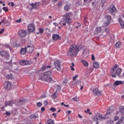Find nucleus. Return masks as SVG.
Here are the masks:
<instances>
[{"label": "nucleus", "mask_w": 124, "mask_h": 124, "mask_svg": "<svg viewBox=\"0 0 124 124\" xmlns=\"http://www.w3.org/2000/svg\"><path fill=\"white\" fill-rule=\"evenodd\" d=\"M81 49H82L81 45H79L77 46L76 45H72L68 52V56H70V57H75L77 56L79 51H80Z\"/></svg>", "instance_id": "f257e3e1"}, {"label": "nucleus", "mask_w": 124, "mask_h": 124, "mask_svg": "<svg viewBox=\"0 0 124 124\" xmlns=\"http://www.w3.org/2000/svg\"><path fill=\"white\" fill-rule=\"evenodd\" d=\"M118 67V64L115 65L114 67H113L110 71V74L111 77L113 78H116V75L117 76H120L121 74L122 73V69L118 68L117 69ZM117 69V70H116Z\"/></svg>", "instance_id": "f03ea898"}, {"label": "nucleus", "mask_w": 124, "mask_h": 124, "mask_svg": "<svg viewBox=\"0 0 124 124\" xmlns=\"http://www.w3.org/2000/svg\"><path fill=\"white\" fill-rule=\"evenodd\" d=\"M52 74L51 71H47L46 72H44L42 73L41 75L39 76V80H43V79H46V78H47L48 77H50V76Z\"/></svg>", "instance_id": "7ed1b4c3"}, {"label": "nucleus", "mask_w": 124, "mask_h": 124, "mask_svg": "<svg viewBox=\"0 0 124 124\" xmlns=\"http://www.w3.org/2000/svg\"><path fill=\"white\" fill-rule=\"evenodd\" d=\"M78 75H76L75 76H74L73 78V82H72V85H80L82 82L81 80L79 79H77V78H78Z\"/></svg>", "instance_id": "20e7f679"}, {"label": "nucleus", "mask_w": 124, "mask_h": 124, "mask_svg": "<svg viewBox=\"0 0 124 124\" xmlns=\"http://www.w3.org/2000/svg\"><path fill=\"white\" fill-rule=\"evenodd\" d=\"M63 26H66V23L68 25H71L72 23V19L71 18H63V20L62 22Z\"/></svg>", "instance_id": "39448f33"}, {"label": "nucleus", "mask_w": 124, "mask_h": 124, "mask_svg": "<svg viewBox=\"0 0 124 124\" xmlns=\"http://www.w3.org/2000/svg\"><path fill=\"white\" fill-rule=\"evenodd\" d=\"M93 93L95 96H99L102 94V92L97 88H94L93 90Z\"/></svg>", "instance_id": "423d86ee"}, {"label": "nucleus", "mask_w": 124, "mask_h": 124, "mask_svg": "<svg viewBox=\"0 0 124 124\" xmlns=\"http://www.w3.org/2000/svg\"><path fill=\"white\" fill-rule=\"evenodd\" d=\"M34 49V47H33V45H32L31 43H28L26 47V50L28 53H32Z\"/></svg>", "instance_id": "0eeeda50"}, {"label": "nucleus", "mask_w": 124, "mask_h": 124, "mask_svg": "<svg viewBox=\"0 0 124 124\" xmlns=\"http://www.w3.org/2000/svg\"><path fill=\"white\" fill-rule=\"evenodd\" d=\"M55 67L57 70L58 71H61L62 70V66L61 64V62L59 60H57L54 62Z\"/></svg>", "instance_id": "6e6552de"}, {"label": "nucleus", "mask_w": 124, "mask_h": 124, "mask_svg": "<svg viewBox=\"0 0 124 124\" xmlns=\"http://www.w3.org/2000/svg\"><path fill=\"white\" fill-rule=\"evenodd\" d=\"M4 76L7 78V79H8L9 80H12L13 79V75H12L11 73H9L8 71H6L4 73Z\"/></svg>", "instance_id": "1a4fd4ad"}, {"label": "nucleus", "mask_w": 124, "mask_h": 124, "mask_svg": "<svg viewBox=\"0 0 124 124\" xmlns=\"http://www.w3.org/2000/svg\"><path fill=\"white\" fill-rule=\"evenodd\" d=\"M105 20L106 21L104 22V26H108L110 24L111 21V16L109 15H107L105 16Z\"/></svg>", "instance_id": "9d476101"}, {"label": "nucleus", "mask_w": 124, "mask_h": 124, "mask_svg": "<svg viewBox=\"0 0 124 124\" xmlns=\"http://www.w3.org/2000/svg\"><path fill=\"white\" fill-rule=\"evenodd\" d=\"M31 63H32V62L31 61L26 60H21L19 61V64H20V65H27V64L30 65L31 64Z\"/></svg>", "instance_id": "9b49d317"}, {"label": "nucleus", "mask_w": 124, "mask_h": 124, "mask_svg": "<svg viewBox=\"0 0 124 124\" xmlns=\"http://www.w3.org/2000/svg\"><path fill=\"white\" fill-rule=\"evenodd\" d=\"M4 88L5 89V90H10V89H11V83L9 81H6L4 83Z\"/></svg>", "instance_id": "f8f14e48"}, {"label": "nucleus", "mask_w": 124, "mask_h": 124, "mask_svg": "<svg viewBox=\"0 0 124 124\" xmlns=\"http://www.w3.org/2000/svg\"><path fill=\"white\" fill-rule=\"evenodd\" d=\"M108 10L109 13H115L116 9L115 6H113V5H111L108 9Z\"/></svg>", "instance_id": "ddd939ff"}, {"label": "nucleus", "mask_w": 124, "mask_h": 124, "mask_svg": "<svg viewBox=\"0 0 124 124\" xmlns=\"http://www.w3.org/2000/svg\"><path fill=\"white\" fill-rule=\"evenodd\" d=\"M28 29L30 32H33L35 30V27H34V25L33 24H31L28 26Z\"/></svg>", "instance_id": "4468645a"}, {"label": "nucleus", "mask_w": 124, "mask_h": 124, "mask_svg": "<svg viewBox=\"0 0 124 124\" xmlns=\"http://www.w3.org/2000/svg\"><path fill=\"white\" fill-rule=\"evenodd\" d=\"M18 34L21 37H25L27 35V32L25 30H20Z\"/></svg>", "instance_id": "2eb2a0df"}, {"label": "nucleus", "mask_w": 124, "mask_h": 124, "mask_svg": "<svg viewBox=\"0 0 124 124\" xmlns=\"http://www.w3.org/2000/svg\"><path fill=\"white\" fill-rule=\"evenodd\" d=\"M14 104V100H13L5 102L4 103L5 107H6V106H12V105H13Z\"/></svg>", "instance_id": "dca6fc26"}, {"label": "nucleus", "mask_w": 124, "mask_h": 124, "mask_svg": "<svg viewBox=\"0 0 124 124\" xmlns=\"http://www.w3.org/2000/svg\"><path fill=\"white\" fill-rule=\"evenodd\" d=\"M42 81H44L47 82V83H52L53 82V78L51 77H48L45 79L42 80Z\"/></svg>", "instance_id": "f3484780"}, {"label": "nucleus", "mask_w": 124, "mask_h": 124, "mask_svg": "<svg viewBox=\"0 0 124 124\" xmlns=\"http://www.w3.org/2000/svg\"><path fill=\"white\" fill-rule=\"evenodd\" d=\"M109 29L108 28H106L103 31L102 33V35H103V36H107V35H108V33H109Z\"/></svg>", "instance_id": "a211bd4d"}, {"label": "nucleus", "mask_w": 124, "mask_h": 124, "mask_svg": "<svg viewBox=\"0 0 124 124\" xmlns=\"http://www.w3.org/2000/svg\"><path fill=\"white\" fill-rule=\"evenodd\" d=\"M0 55L2 57H9V54H8V53H7L5 51H2L0 52Z\"/></svg>", "instance_id": "6ab92c4d"}, {"label": "nucleus", "mask_w": 124, "mask_h": 124, "mask_svg": "<svg viewBox=\"0 0 124 124\" xmlns=\"http://www.w3.org/2000/svg\"><path fill=\"white\" fill-rule=\"evenodd\" d=\"M123 84H124V81L117 80L114 83L113 85L115 87H117L120 85H123Z\"/></svg>", "instance_id": "aec40b11"}, {"label": "nucleus", "mask_w": 124, "mask_h": 124, "mask_svg": "<svg viewBox=\"0 0 124 124\" xmlns=\"http://www.w3.org/2000/svg\"><path fill=\"white\" fill-rule=\"evenodd\" d=\"M71 14H72V13H66L63 16V19H68L71 16Z\"/></svg>", "instance_id": "412c9836"}, {"label": "nucleus", "mask_w": 124, "mask_h": 124, "mask_svg": "<svg viewBox=\"0 0 124 124\" xmlns=\"http://www.w3.org/2000/svg\"><path fill=\"white\" fill-rule=\"evenodd\" d=\"M31 5L32 7V8H33L34 9H38V7H39V4H38V3H32L31 4Z\"/></svg>", "instance_id": "4be33fe9"}, {"label": "nucleus", "mask_w": 124, "mask_h": 124, "mask_svg": "<svg viewBox=\"0 0 124 124\" xmlns=\"http://www.w3.org/2000/svg\"><path fill=\"white\" fill-rule=\"evenodd\" d=\"M93 66L94 68L97 69L99 68V63H98V62L94 61L93 62Z\"/></svg>", "instance_id": "5701e85b"}, {"label": "nucleus", "mask_w": 124, "mask_h": 124, "mask_svg": "<svg viewBox=\"0 0 124 124\" xmlns=\"http://www.w3.org/2000/svg\"><path fill=\"white\" fill-rule=\"evenodd\" d=\"M81 62L84 65V66H85V67H88V66H89V63L88 62L85 60H81Z\"/></svg>", "instance_id": "b1692460"}, {"label": "nucleus", "mask_w": 124, "mask_h": 124, "mask_svg": "<svg viewBox=\"0 0 124 124\" xmlns=\"http://www.w3.org/2000/svg\"><path fill=\"white\" fill-rule=\"evenodd\" d=\"M52 38L53 40H58L60 39V36L58 34H53Z\"/></svg>", "instance_id": "393cba45"}, {"label": "nucleus", "mask_w": 124, "mask_h": 124, "mask_svg": "<svg viewBox=\"0 0 124 124\" xmlns=\"http://www.w3.org/2000/svg\"><path fill=\"white\" fill-rule=\"evenodd\" d=\"M100 31H101V27H98L96 28V30L94 31L95 34H98L99 33H100Z\"/></svg>", "instance_id": "a878e982"}, {"label": "nucleus", "mask_w": 124, "mask_h": 124, "mask_svg": "<svg viewBox=\"0 0 124 124\" xmlns=\"http://www.w3.org/2000/svg\"><path fill=\"white\" fill-rule=\"evenodd\" d=\"M119 111L120 113H121V114H122L123 115H124V106H121L120 107Z\"/></svg>", "instance_id": "bb28decb"}, {"label": "nucleus", "mask_w": 124, "mask_h": 124, "mask_svg": "<svg viewBox=\"0 0 124 124\" xmlns=\"http://www.w3.org/2000/svg\"><path fill=\"white\" fill-rule=\"evenodd\" d=\"M26 52H27L26 48H22L20 50V54L21 55H25V54H26Z\"/></svg>", "instance_id": "cd10ccee"}, {"label": "nucleus", "mask_w": 124, "mask_h": 124, "mask_svg": "<svg viewBox=\"0 0 124 124\" xmlns=\"http://www.w3.org/2000/svg\"><path fill=\"white\" fill-rule=\"evenodd\" d=\"M46 124H55V121L52 119H48Z\"/></svg>", "instance_id": "c85d7f7f"}, {"label": "nucleus", "mask_w": 124, "mask_h": 124, "mask_svg": "<svg viewBox=\"0 0 124 124\" xmlns=\"http://www.w3.org/2000/svg\"><path fill=\"white\" fill-rule=\"evenodd\" d=\"M47 68H51V66H42L41 68V70H43V71H44L45 70H46Z\"/></svg>", "instance_id": "c756f323"}, {"label": "nucleus", "mask_w": 124, "mask_h": 124, "mask_svg": "<svg viewBox=\"0 0 124 124\" xmlns=\"http://www.w3.org/2000/svg\"><path fill=\"white\" fill-rule=\"evenodd\" d=\"M116 48H121L122 46V43L120 42H117L115 44Z\"/></svg>", "instance_id": "7c9ffc66"}, {"label": "nucleus", "mask_w": 124, "mask_h": 124, "mask_svg": "<svg viewBox=\"0 0 124 124\" xmlns=\"http://www.w3.org/2000/svg\"><path fill=\"white\" fill-rule=\"evenodd\" d=\"M11 46L12 47H20V44H16V43H12Z\"/></svg>", "instance_id": "2f4dec72"}, {"label": "nucleus", "mask_w": 124, "mask_h": 124, "mask_svg": "<svg viewBox=\"0 0 124 124\" xmlns=\"http://www.w3.org/2000/svg\"><path fill=\"white\" fill-rule=\"evenodd\" d=\"M96 117L97 118H99V120H100V119H103V117H102V115H101V114L100 113H97L96 114Z\"/></svg>", "instance_id": "473e14b6"}, {"label": "nucleus", "mask_w": 124, "mask_h": 124, "mask_svg": "<svg viewBox=\"0 0 124 124\" xmlns=\"http://www.w3.org/2000/svg\"><path fill=\"white\" fill-rule=\"evenodd\" d=\"M93 121L96 123V124H99V122L98 121V118L96 117V116L93 117Z\"/></svg>", "instance_id": "72a5a7b5"}, {"label": "nucleus", "mask_w": 124, "mask_h": 124, "mask_svg": "<svg viewBox=\"0 0 124 124\" xmlns=\"http://www.w3.org/2000/svg\"><path fill=\"white\" fill-rule=\"evenodd\" d=\"M70 9V7L69 6V5H66L64 7V10H65V11H68Z\"/></svg>", "instance_id": "f704fd0d"}, {"label": "nucleus", "mask_w": 124, "mask_h": 124, "mask_svg": "<svg viewBox=\"0 0 124 124\" xmlns=\"http://www.w3.org/2000/svg\"><path fill=\"white\" fill-rule=\"evenodd\" d=\"M118 21H119V22L120 23V25H121L122 24H124V20H123V19H122L121 16H119Z\"/></svg>", "instance_id": "c9c22d12"}, {"label": "nucleus", "mask_w": 124, "mask_h": 124, "mask_svg": "<svg viewBox=\"0 0 124 124\" xmlns=\"http://www.w3.org/2000/svg\"><path fill=\"white\" fill-rule=\"evenodd\" d=\"M72 100H73V101H75L76 102H78V101H79V98L75 97L72 99Z\"/></svg>", "instance_id": "e433bc0d"}, {"label": "nucleus", "mask_w": 124, "mask_h": 124, "mask_svg": "<svg viewBox=\"0 0 124 124\" xmlns=\"http://www.w3.org/2000/svg\"><path fill=\"white\" fill-rule=\"evenodd\" d=\"M5 20V18H4L2 20V21L0 22V25H1V24H2V23H4V25H5V24H6V23H8V21H7V22L4 21Z\"/></svg>", "instance_id": "4c0bfd02"}, {"label": "nucleus", "mask_w": 124, "mask_h": 124, "mask_svg": "<svg viewBox=\"0 0 124 124\" xmlns=\"http://www.w3.org/2000/svg\"><path fill=\"white\" fill-rule=\"evenodd\" d=\"M106 124H114V122L112 120H109L107 122Z\"/></svg>", "instance_id": "58836bf2"}, {"label": "nucleus", "mask_w": 124, "mask_h": 124, "mask_svg": "<svg viewBox=\"0 0 124 124\" xmlns=\"http://www.w3.org/2000/svg\"><path fill=\"white\" fill-rule=\"evenodd\" d=\"M68 82V79L67 78H65L62 82V84H67Z\"/></svg>", "instance_id": "ea45409f"}, {"label": "nucleus", "mask_w": 124, "mask_h": 124, "mask_svg": "<svg viewBox=\"0 0 124 124\" xmlns=\"http://www.w3.org/2000/svg\"><path fill=\"white\" fill-rule=\"evenodd\" d=\"M57 88L56 89L57 92H59L61 91V89H62V87L60 85H57Z\"/></svg>", "instance_id": "a19ab883"}, {"label": "nucleus", "mask_w": 124, "mask_h": 124, "mask_svg": "<svg viewBox=\"0 0 124 124\" xmlns=\"http://www.w3.org/2000/svg\"><path fill=\"white\" fill-rule=\"evenodd\" d=\"M61 105H62V106H64L65 107H69V105H65V104H64V103H63V102H62L61 103Z\"/></svg>", "instance_id": "79ce46f5"}, {"label": "nucleus", "mask_w": 124, "mask_h": 124, "mask_svg": "<svg viewBox=\"0 0 124 124\" xmlns=\"http://www.w3.org/2000/svg\"><path fill=\"white\" fill-rule=\"evenodd\" d=\"M36 105L38 107H41V106H42V103L41 102H38L37 103Z\"/></svg>", "instance_id": "37998d69"}, {"label": "nucleus", "mask_w": 124, "mask_h": 124, "mask_svg": "<svg viewBox=\"0 0 124 124\" xmlns=\"http://www.w3.org/2000/svg\"><path fill=\"white\" fill-rule=\"evenodd\" d=\"M39 31L40 33H43L44 30H43V29L42 28H40L39 29Z\"/></svg>", "instance_id": "c03bdc74"}, {"label": "nucleus", "mask_w": 124, "mask_h": 124, "mask_svg": "<svg viewBox=\"0 0 124 124\" xmlns=\"http://www.w3.org/2000/svg\"><path fill=\"white\" fill-rule=\"evenodd\" d=\"M30 118H31V119H36V116L33 114H31L30 115Z\"/></svg>", "instance_id": "a18cd8bd"}, {"label": "nucleus", "mask_w": 124, "mask_h": 124, "mask_svg": "<svg viewBox=\"0 0 124 124\" xmlns=\"http://www.w3.org/2000/svg\"><path fill=\"white\" fill-rule=\"evenodd\" d=\"M2 9L4 10V11H5V12H7L8 11V8L4 7L2 8Z\"/></svg>", "instance_id": "49530a36"}, {"label": "nucleus", "mask_w": 124, "mask_h": 124, "mask_svg": "<svg viewBox=\"0 0 124 124\" xmlns=\"http://www.w3.org/2000/svg\"><path fill=\"white\" fill-rule=\"evenodd\" d=\"M110 114H111V109L109 108L107 112V115H110Z\"/></svg>", "instance_id": "de8ad7c7"}, {"label": "nucleus", "mask_w": 124, "mask_h": 124, "mask_svg": "<svg viewBox=\"0 0 124 124\" xmlns=\"http://www.w3.org/2000/svg\"><path fill=\"white\" fill-rule=\"evenodd\" d=\"M18 103H20L21 105H23V103H24V100H23V99H20L19 101H18Z\"/></svg>", "instance_id": "09e8293b"}, {"label": "nucleus", "mask_w": 124, "mask_h": 124, "mask_svg": "<svg viewBox=\"0 0 124 124\" xmlns=\"http://www.w3.org/2000/svg\"><path fill=\"white\" fill-rule=\"evenodd\" d=\"M114 121H118V120H119V119H120V118L119 117V116H116L114 117Z\"/></svg>", "instance_id": "8fccbe9b"}, {"label": "nucleus", "mask_w": 124, "mask_h": 124, "mask_svg": "<svg viewBox=\"0 0 124 124\" xmlns=\"http://www.w3.org/2000/svg\"><path fill=\"white\" fill-rule=\"evenodd\" d=\"M16 23H21L22 22V19L20 18L19 19H17L16 20Z\"/></svg>", "instance_id": "3c124183"}, {"label": "nucleus", "mask_w": 124, "mask_h": 124, "mask_svg": "<svg viewBox=\"0 0 124 124\" xmlns=\"http://www.w3.org/2000/svg\"><path fill=\"white\" fill-rule=\"evenodd\" d=\"M52 98H53V99L57 98V94L56 93H55L53 95H52Z\"/></svg>", "instance_id": "603ef678"}, {"label": "nucleus", "mask_w": 124, "mask_h": 124, "mask_svg": "<svg viewBox=\"0 0 124 124\" xmlns=\"http://www.w3.org/2000/svg\"><path fill=\"white\" fill-rule=\"evenodd\" d=\"M56 108H50V110L52 111V112H55L56 111Z\"/></svg>", "instance_id": "864d4df0"}, {"label": "nucleus", "mask_w": 124, "mask_h": 124, "mask_svg": "<svg viewBox=\"0 0 124 124\" xmlns=\"http://www.w3.org/2000/svg\"><path fill=\"white\" fill-rule=\"evenodd\" d=\"M5 114L7 116H10V115H11V113L9 111H6Z\"/></svg>", "instance_id": "5fc2aeb1"}, {"label": "nucleus", "mask_w": 124, "mask_h": 124, "mask_svg": "<svg viewBox=\"0 0 124 124\" xmlns=\"http://www.w3.org/2000/svg\"><path fill=\"white\" fill-rule=\"evenodd\" d=\"M3 31H4V29H2L0 31V35L2 34L3 33Z\"/></svg>", "instance_id": "6e6d98bb"}, {"label": "nucleus", "mask_w": 124, "mask_h": 124, "mask_svg": "<svg viewBox=\"0 0 124 124\" xmlns=\"http://www.w3.org/2000/svg\"><path fill=\"white\" fill-rule=\"evenodd\" d=\"M45 97H46V96L45 95H43L39 97V99H42V98H45Z\"/></svg>", "instance_id": "4d7b16f0"}, {"label": "nucleus", "mask_w": 124, "mask_h": 124, "mask_svg": "<svg viewBox=\"0 0 124 124\" xmlns=\"http://www.w3.org/2000/svg\"><path fill=\"white\" fill-rule=\"evenodd\" d=\"M71 113V110H68L66 111V113H67L68 115H69V114H70Z\"/></svg>", "instance_id": "13d9d810"}, {"label": "nucleus", "mask_w": 124, "mask_h": 124, "mask_svg": "<svg viewBox=\"0 0 124 124\" xmlns=\"http://www.w3.org/2000/svg\"><path fill=\"white\" fill-rule=\"evenodd\" d=\"M92 60L93 61H94L95 60V58H94V55H93V54L92 55Z\"/></svg>", "instance_id": "bf43d9fd"}, {"label": "nucleus", "mask_w": 124, "mask_h": 124, "mask_svg": "<svg viewBox=\"0 0 124 124\" xmlns=\"http://www.w3.org/2000/svg\"><path fill=\"white\" fill-rule=\"evenodd\" d=\"M70 68L71 69V70L72 71H74V70H75V69H74V68H73V66H71Z\"/></svg>", "instance_id": "052dcab7"}, {"label": "nucleus", "mask_w": 124, "mask_h": 124, "mask_svg": "<svg viewBox=\"0 0 124 124\" xmlns=\"http://www.w3.org/2000/svg\"><path fill=\"white\" fill-rule=\"evenodd\" d=\"M121 28H122V29H124V22L121 24H120Z\"/></svg>", "instance_id": "680f3d73"}, {"label": "nucleus", "mask_w": 124, "mask_h": 124, "mask_svg": "<svg viewBox=\"0 0 124 124\" xmlns=\"http://www.w3.org/2000/svg\"><path fill=\"white\" fill-rule=\"evenodd\" d=\"M44 103L45 105H46V106L48 105V101H45Z\"/></svg>", "instance_id": "e2e57ef3"}, {"label": "nucleus", "mask_w": 124, "mask_h": 124, "mask_svg": "<svg viewBox=\"0 0 124 124\" xmlns=\"http://www.w3.org/2000/svg\"><path fill=\"white\" fill-rule=\"evenodd\" d=\"M102 2L103 3H106V2H107V0H102Z\"/></svg>", "instance_id": "0e129e2a"}, {"label": "nucleus", "mask_w": 124, "mask_h": 124, "mask_svg": "<svg viewBox=\"0 0 124 124\" xmlns=\"http://www.w3.org/2000/svg\"><path fill=\"white\" fill-rule=\"evenodd\" d=\"M85 113H88V112H90V108H88L87 110L84 111Z\"/></svg>", "instance_id": "69168bd1"}, {"label": "nucleus", "mask_w": 124, "mask_h": 124, "mask_svg": "<svg viewBox=\"0 0 124 124\" xmlns=\"http://www.w3.org/2000/svg\"><path fill=\"white\" fill-rule=\"evenodd\" d=\"M124 117H122L121 118V119H120V121H121L122 122H123V121H124Z\"/></svg>", "instance_id": "338daca9"}, {"label": "nucleus", "mask_w": 124, "mask_h": 124, "mask_svg": "<svg viewBox=\"0 0 124 124\" xmlns=\"http://www.w3.org/2000/svg\"><path fill=\"white\" fill-rule=\"evenodd\" d=\"M52 115L54 116V118H57V115H56V113H53Z\"/></svg>", "instance_id": "774afa93"}]
</instances>
